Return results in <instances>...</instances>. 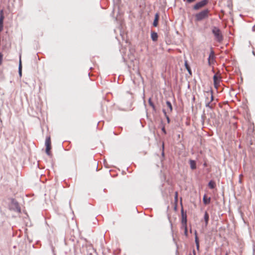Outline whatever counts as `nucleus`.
I'll return each instance as SVG.
<instances>
[{
	"label": "nucleus",
	"instance_id": "obj_18",
	"mask_svg": "<svg viewBox=\"0 0 255 255\" xmlns=\"http://www.w3.org/2000/svg\"><path fill=\"white\" fill-rule=\"evenodd\" d=\"M4 16L2 14V11H1L0 17V24H3Z\"/></svg>",
	"mask_w": 255,
	"mask_h": 255
},
{
	"label": "nucleus",
	"instance_id": "obj_17",
	"mask_svg": "<svg viewBox=\"0 0 255 255\" xmlns=\"http://www.w3.org/2000/svg\"><path fill=\"white\" fill-rule=\"evenodd\" d=\"M185 67H186V69L187 70V71L189 73V74H191V70L190 69V66L187 63V62H185Z\"/></svg>",
	"mask_w": 255,
	"mask_h": 255
},
{
	"label": "nucleus",
	"instance_id": "obj_12",
	"mask_svg": "<svg viewBox=\"0 0 255 255\" xmlns=\"http://www.w3.org/2000/svg\"><path fill=\"white\" fill-rule=\"evenodd\" d=\"M151 38L153 41H156L158 38L157 33L155 32H151Z\"/></svg>",
	"mask_w": 255,
	"mask_h": 255
},
{
	"label": "nucleus",
	"instance_id": "obj_26",
	"mask_svg": "<svg viewBox=\"0 0 255 255\" xmlns=\"http://www.w3.org/2000/svg\"><path fill=\"white\" fill-rule=\"evenodd\" d=\"M162 131L163 132V133H164V134H166V130H165V128H164V127H163V128H162Z\"/></svg>",
	"mask_w": 255,
	"mask_h": 255
},
{
	"label": "nucleus",
	"instance_id": "obj_28",
	"mask_svg": "<svg viewBox=\"0 0 255 255\" xmlns=\"http://www.w3.org/2000/svg\"><path fill=\"white\" fill-rule=\"evenodd\" d=\"M193 253H194V255H196V254H195V251H193ZM189 255H192L191 254H190Z\"/></svg>",
	"mask_w": 255,
	"mask_h": 255
},
{
	"label": "nucleus",
	"instance_id": "obj_27",
	"mask_svg": "<svg viewBox=\"0 0 255 255\" xmlns=\"http://www.w3.org/2000/svg\"><path fill=\"white\" fill-rule=\"evenodd\" d=\"M196 247H197V249H198L199 248V243H197L196 244Z\"/></svg>",
	"mask_w": 255,
	"mask_h": 255
},
{
	"label": "nucleus",
	"instance_id": "obj_16",
	"mask_svg": "<svg viewBox=\"0 0 255 255\" xmlns=\"http://www.w3.org/2000/svg\"><path fill=\"white\" fill-rule=\"evenodd\" d=\"M204 220L206 226H207L208 224V221L209 220V216L207 212H206L204 214Z\"/></svg>",
	"mask_w": 255,
	"mask_h": 255
},
{
	"label": "nucleus",
	"instance_id": "obj_24",
	"mask_svg": "<svg viewBox=\"0 0 255 255\" xmlns=\"http://www.w3.org/2000/svg\"><path fill=\"white\" fill-rule=\"evenodd\" d=\"M149 103L150 106H151L153 108H154V105L153 104V103H151L150 99L149 100Z\"/></svg>",
	"mask_w": 255,
	"mask_h": 255
},
{
	"label": "nucleus",
	"instance_id": "obj_4",
	"mask_svg": "<svg viewBox=\"0 0 255 255\" xmlns=\"http://www.w3.org/2000/svg\"><path fill=\"white\" fill-rule=\"evenodd\" d=\"M45 146H46V153L49 156H52V153L50 151L51 149V139L50 137L48 136L46 137L45 140Z\"/></svg>",
	"mask_w": 255,
	"mask_h": 255
},
{
	"label": "nucleus",
	"instance_id": "obj_5",
	"mask_svg": "<svg viewBox=\"0 0 255 255\" xmlns=\"http://www.w3.org/2000/svg\"><path fill=\"white\" fill-rule=\"evenodd\" d=\"M215 53L214 51L213 50L212 48L211 49V52L209 54L208 59V62L209 66H211L213 64H214L215 61Z\"/></svg>",
	"mask_w": 255,
	"mask_h": 255
},
{
	"label": "nucleus",
	"instance_id": "obj_13",
	"mask_svg": "<svg viewBox=\"0 0 255 255\" xmlns=\"http://www.w3.org/2000/svg\"><path fill=\"white\" fill-rule=\"evenodd\" d=\"M211 198L210 197L207 198L206 195H204L203 197V202L205 204H208L210 203Z\"/></svg>",
	"mask_w": 255,
	"mask_h": 255
},
{
	"label": "nucleus",
	"instance_id": "obj_1",
	"mask_svg": "<svg viewBox=\"0 0 255 255\" xmlns=\"http://www.w3.org/2000/svg\"><path fill=\"white\" fill-rule=\"evenodd\" d=\"M209 12L210 10L208 9H206L196 14L195 15V20L197 21H199L204 19L207 18L209 16Z\"/></svg>",
	"mask_w": 255,
	"mask_h": 255
},
{
	"label": "nucleus",
	"instance_id": "obj_15",
	"mask_svg": "<svg viewBox=\"0 0 255 255\" xmlns=\"http://www.w3.org/2000/svg\"><path fill=\"white\" fill-rule=\"evenodd\" d=\"M208 186L210 188L214 189L216 187V183L215 181L211 180L208 183Z\"/></svg>",
	"mask_w": 255,
	"mask_h": 255
},
{
	"label": "nucleus",
	"instance_id": "obj_23",
	"mask_svg": "<svg viewBox=\"0 0 255 255\" xmlns=\"http://www.w3.org/2000/svg\"><path fill=\"white\" fill-rule=\"evenodd\" d=\"M3 60V54L0 52V65L2 64Z\"/></svg>",
	"mask_w": 255,
	"mask_h": 255
},
{
	"label": "nucleus",
	"instance_id": "obj_10",
	"mask_svg": "<svg viewBox=\"0 0 255 255\" xmlns=\"http://www.w3.org/2000/svg\"><path fill=\"white\" fill-rule=\"evenodd\" d=\"M189 164L191 169L194 170L196 168V162L195 160L190 159L189 160Z\"/></svg>",
	"mask_w": 255,
	"mask_h": 255
},
{
	"label": "nucleus",
	"instance_id": "obj_20",
	"mask_svg": "<svg viewBox=\"0 0 255 255\" xmlns=\"http://www.w3.org/2000/svg\"><path fill=\"white\" fill-rule=\"evenodd\" d=\"M163 112L164 113V116L166 117L167 119V122L169 123L170 122V119L168 116L167 115L165 110H163Z\"/></svg>",
	"mask_w": 255,
	"mask_h": 255
},
{
	"label": "nucleus",
	"instance_id": "obj_6",
	"mask_svg": "<svg viewBox=\"0 0 255 255\" xmlns=\"http://www.w3.org/2000/svg\"><path fill=\"white\" fill-rule=\"evenodd\" d=\"M208 3V0H203L201 1L197 2L195 5H194L193 8L195 10L199 9L200 8H202L207 4Z\"/></svg>",
	"mask_w": 255,
	"mask_h": 255
},
{
	"label": "nucleus",
	"instance_id": "obj_14",
	"mask_svg": "<svg viewBox=\"0 0 255 255\" xmlns=\"http://www.w3.org/2000/svg\"><path fill=\"white\" fill-rule=\"evenodd\" d=\"M166 103L167 107V111L171 112L172 111V106L171 103L169 101H167Z\"/></svg>",
	"mask_w": 255,
	"mask_h": 255
},
{
	"label": "nucleus",
	"instance_id": "obj_2",
	"mask_svg": "<svg viewBox=\"0 0 255 255\" xmlns=\"http://www.w3.org/2000/svg\"><path fill=\"white\" fill-rule=\"evenodd\" d=\"M10 203L9 205V209L18 213H20L21 209L18 202L14 199H11Z\"/></svg>",
	"mask_w": 255,
	"mask_h": 255
},
{
	"label": "nucleus",
	"instance_id": "obj_3",
	"mask_svg": "<svg viewBox=\"0 0 255 255\" xmlns=\"http://www.w3.org/2000/svg\"><path fill=\"white\" fill-rule=\"evenodd\" d=\"M212 32L215 36L216 39L218 42H221L223 40V36L221 30L216 27H214L212 29Z\"/></svg>",
	"mask_w": 255,
	"mask_h": 255
},
{
	"label": "nucleus",
	"instance_id": "obj_11",
	"mask_svg": "<svg viewBox=\"0 0 255 255\" xmlns=\"http://www.w3.org/2000/svg\"><path fill=\"white\" fill-rule=\"evenodd\" d=\"M206 97H207V98H208V97H210V99H211L210 101H208L206 103V106L207 107H209V105H210V102H212L213 101V95L211 93H207V95H206Z\"/></svg>",
	"mask_w": 255,
	"mask_h": 255
},
{
	"label": "nucleus",
	"instance_id": "obj_21",
	"mask_svg": "<svg viewBox=\"0 0 255 255\" xmlns=\"http://www.w3.org/2000/svg\"><path fill=\"white\" fill-rule=\"evenodd\" d=\"M182 228L184 229V235L187 237L188 236V233H187V226H184V227H182Z\"/></svg>",
	"mask_w": 255,
	"mask_h": 255
},
{
	"label": "nucleus",
	"instance_id": "obj_8",
	"mask_svg": "<svg viewBox=\"0 0 255 255\" xmlns=\"http://www.w3.org/2000/svg\"><path fill=\"white\" fill-rule=\"evenodd\" d=\"M159 18V13H156L155 14L154 20V21H153V25L154 27H156V26H157V25H158V23Z\"/></svg>",
	"mask_w": 255,
	"mask_h": 255
},
{
	"label": "nucleus",
	"instance_id": "obj_22",
	"mask_svg": "<svg viewBox=\"0 0 255 255\" xmlns=\"http://www.w3.org/2000/svg\"><path fill=\"white\" fill-rule=\"evenodd\" d=\"M178 192L176 191L175 192V196H174V200H175V203H177V201H178Z\"/></svg>",
	"mask_w": 255,
	"mask_h": 255
},
{
	"label": "nucleus",
	"instance_id": "obj_19",
	"mask_svg": "<svg viewBox=\"0 0 255 255\" xmlns=\"http://www.w3.org/2000/svg\"><path fill=\"white\" fill-rule=\"evenodd\" d=\"M19 75L21 76L22 74V66H21V60H20L19 61Z\"/></svg>",
	"mask_w": 255,
	"mask_h": 255
},
{
	"label": "nucleus",
	"instance_id": "obj_25",
	"mask_svg": "<svg viewBox=\"0 0 255 255\" xmlns=\"http://www.w3.org/2000/svg\"><path fill=\"white\" fill-rule=\"evenodd\" d=\"M195 243H196V244L197 243H199V240H198V237H197V236L196 235V236H195Z\"/></svg>",
	"mask_w": 255,
	"mask_h": 255
},
{
	"label": "nucleus",
	"instance_id": "obj_9",
	"mask_svg": "<svg viewBox=\"0 0 255 255\" xmlns=\"http://www.w3.org/2000/svg\"><path fill=\"white\" fill-rule=\"evenodd\" d=\"M182 227L187 226V216L186 215H184L182 213Z\"/></svg>",
	"mask_w": 255,
	"mask_h": 255
},
{
	"label": "nucleus",
	"instance_id": "obj_7",
	"mask_svg": "<svg viewBox=\"0 0 255 255\" xmlns=\"http://www.w3.org/2000/svg\"><path fill=\"white\" fill-rule=\"evenodd\" d=\"M213 80H214V86L216 88H217V87L219 86V85L220 84V80H221V77H220V75H219L217 73L215 74L213 77Z\"/></svg>",
	"mask_w": 255,
	"mask_h": 255
}]
</instances>
